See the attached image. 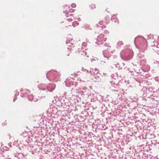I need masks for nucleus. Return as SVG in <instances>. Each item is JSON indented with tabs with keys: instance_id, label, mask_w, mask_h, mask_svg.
Returning <instances> with one entry per match:
<instances>
[{
	"instance_id": "obj_1",
	"label": "nucleus",
	"mask_w": 159,
	"mask_h": 159,
	"mask_svg": "<svg viewBox=\"0 0 159 159\" xmlns=\"http://www.w3.org/2000/svg\"><path fill=\"white\" fill-rule=\"evenodd\" d=\"M120 56L123 60H128L132 58L133 52L130 48H126L123 50L120 53Z\"/></svg>"
},
{
	"instance_id": "obj_2",
	"label": "nucleus",
	"mask_w": 159,
	"mask_h": 159,
	"mask_svg": "<svg viewBox=\"0 0 159 159\" xmlns=\"http://www.w3.org/2000/svg\"><path fill=\"white\" fill-rule=\"evenodd\" d=\"M60 75L57 71H50L46 74L47 78L50 81L57 82L60 79Z\"/></svg>"
},
{
	"instance_id": "obj_3",
	"label": "nucleus",
	"mask_w": 159,
	"mask_h": 159,
	"mask_svg": "<svg viewBox=\"0 0 159 159\" xmlns=\"http://www.w3.org/2000/svg\"><path fill=\"white\" fill-rule=\"evenodd\" d=\"M30 93V92L29 90H26L25 91H24L22 93L21 96L22 97H25L28 96V99L30 101H32L33 100L34 102L37 101L38 100V99L36 98H34L33 96L32 95H28Z\"/></svg>"
},
{
	"instance_id": "obj_4",
	"label": "nucleus",
	"mask_w": 159,
	"mask_h": 159,
	"mask_svg": "<svg viewBox=\"0 0 159 159\" xmlns=\"http://www.w3.org/2000/svg\"><path fill=\"white\" fill-rule=\"evenodd\" d=\"M111 87L112 91H116L119 92H121V91H123L122 89L120 88V85L113 81L111 82Z\"/></svg>"
},
{
	"instance_id": "obj_5",
	"label": "nucleus",
	"mask_w": 159,
	"mask_h": 159,
	"mask_svg": "<svg viewBox=\"0 0 159 159\" xmlns=\"http://www.w3.org/2000/svg\"><path fill=\"white\" fill-rule=\"evenodd\" d=\"M89 72L92 75H93L94 78H97L100 75V74L99 73L98 70L97 68H90Z\"/></svg>"
},
{
	"instance_id": "obj_6",
	"label": "nucleus",
	"mask_w": 159,
	"mask_h": 159,
	"mask_svg": "<svg viewBox=\"0 0 159 159\" xmlns=\"http://www.w3.org/2000/svg\"><path fill=\"white\" fill-rule=\"evenodd\" d=\"M57 112V108L55 106H52L49 108L47 111V112L49 114H56Z\"/></svg>"
},
{
	"instance_id": "obj_7",
	"label": "nucleus",
	"mask_w": 159,
	"mask_h": 159,
	"mask_svg": "<svg viewBox=\"0 0 159 159\" xmlns=\"http://www.w3.org/2000/svg\"><path fill=\"white\" fill-rule=\"evenodd\" d=\"M153 44L152 46L153 50L156 52L159 51V40H154Z\"/></svg>"
},
{
	"instance_id": "obj_8",
	"label": "nucleus",
	"mask_w": 159,
	"mask_h": 159,
	"mask_svg": "<svg viewBox=\"0 0 159 159\" xmlns=\"http://www.w3.org/2000/svg\"><path fill=\"white\" fill-rule=\"evenodd\" d=\"M55 85L53 84H49L46 85L47 91L52 92L55 88Z\"/></svg>"
},
{
	"instance_id": "obj_9",
	"label": "nucleus",
	"mask_w": 159,
	"mask_h": 159,
	"mask_svg": "<svg viewBox=\"0 0 159 159\" xmlns=\"http://www.w3.org/2000/svg\"><path fill=\"white\" fill-rule=\"evenodd\" d=\"M102 41L103 40H96L95 43L97 45H102V46L104 45L106 47H110L109 43L105 42L106 40H103L104 42H103Z\"/></svg>"
},
{
	"instance_id": "obj_10",
	"label": "nucleus",
	"mask_w": 159,
	"mask_h": 159,
	"mask_svg": "<svg viewBox=\"0 0 159 159\" xmlns=\"http://www.w3.org/2000/svg\"><path fill=\"white\" fill-rule=\"evenodd\" d=\"M102 53L104 57L107 58L108 59H109L111 55V54L110 52V51L108 50H103L102 52Z\"/></svg>"
},
{
	"instance_id": "obj_11",
	"label": "nucleus",
	"mask_w": 159,
	"mask_h": 159,
	"mask_svg": "<svg viewBox=\"0 0 159 159\" xmlns=\"http://www.w3.org/2000/svg\"><path fill=\"white\" fill-rule=\"evenodd\" d=\"M15 157L18 158V159H26V156L24 155L23 153H17L15 155Z\"/></svg>"
},
{
	"instance_id": "obj_12",
	"label": "nucleus",
	"mask_w": 159,
	"mask_h": 159,
	"mask_svg": "<svg viewBox=\"0 0 159 159\" xmlns=\"http://www.w3.org/2000/svg\"><path fill=\"white\" fill-rule=\"evenodd\" d=\"M83 49H78L77 50L78 52L81 55H83V56L88 57L89 55H87V51H86V49H84V50Z\"/></svg>"
},
{
	"instance_id": "obj_13",
	"label": "nucleus",
	"mask_w": 159,
	"mask_h": 159,
	"mask_svg": "<svg viewBox=\"0 0 159 159\" xmlns=\"http://www.w3.org/2000/svg\"><path fill=\"white\" fill-rule=\"evenodd\" d=\"M38 88L39 89L45 90H46V85L44 84H40L38 85Z\"/></svg>"
},
{
	"instance_id": "obj_14",
	"label": "nucleus",
	"mask_w": 159,
	"mask_h": 159,
	"mask_svg": "<svg viewBox=\"0 0 159 159\" xmlns=\"http://www.w3.org/2000/svg\"><path fill=\"white\" fill-rule=\"evenodd\" d=\"M65 83L66 86L67 87H70V86L71 84H73V82L72 81H70L69 80H66L65 81Z\"/></svg>"
},
{
	"instance_id": "obj_15",
	"label": "nucleus",
	"mask_w": 159,
	"mask_h": 159,
	"mask_svg": "<svg viewBox=\"0 0 159 159\" xmlns=\"http://www.w3.org/2000/svg\"><path fill=\"white\" fill-rule=\"evenodd\" d=\"M71 40H66V45L68 46H70L73 45V44L71 42Z\"/></svg>"
},
{
	"instance_id": "obj_16",
	"label": "nucleus",
	"mask_w": 159,
	"mask_h": 159,
	"mask_svg": "<svg viewBox=\"0 0 159 159\" xmlns=\"http://www.w3.org/2000/svg\"><path fill=\"white\" fill-rule=\"evenodd\" d=\"M65 8H64V11L65 12V13H68V10H69V11H70V10H69V7H67V6H66ZM71 10H72V9H71Z\"/></svg>"
},
{
	"instance_id": "obj_17",
	"label": "nucleus",
	"mask_w": 159,
	"mask_h": 159,
	"mask_svg": "<svg viewBox=\"0 0 159 159\" xmlns=\"http://www.w3.org/2000/svg\"><path fill=\"white\" fill-rule=\"evenodd\" d=\"M123 44V43L122 41H118L117 44V46L120 47L121 45H122Z\"/></svg>"
},
{
	"instance_id": "obj_18",
	"label": "nucleus",
	"mask_w": 159,
	"mask_h": 159,
	"mask_svg": "<svg viewBox=\"0 0 159 159\" xmlns=\"http://www.w3.org/2000/svg\"><path fill=\"white\" fill-rule=\"evenodd\" d=\"M146 61V60L145 59H142L140 60V63L142 65H143L145 63Z\"/></svg>"
},
{
	"instance_id": "obj_19",
	"label": "nucleus",
	"mask_w": 159,
	"mask_h": 159,
	"mask_svg": "<svg viewBox=\"0 0 159 159\" xmlns=\"http://www.w3.org/2000/svg\"><path fill=\"white\" fill-rule=\"evenodd\" d=\"M87 44L85 42H83L82 44V49H86L85 47L86 46Z\"/></svg>"
},
{
	"instance_id": "obj_20",
	"label": "nucleus",
	"mask_w": 159,
	"mask_h": 159,
	"mask_svg": "<svg viewBox=\"0 0 159 159\" xmlns=\"http://www.w3.org/2000/svg\"><path fill=\"white\" fill-rule=\"evenodd\" d=\"M90 7H91V9H94L96 8L95 5L93 4H91L90 5Z\"/></svg>"
},
{
	"instance_id": "obj_21",
	"label": "nucleus",
	"mask_w": 159,
	"mask_h": 159,
	"mask_svg": "<svg viewBox=\"0 0 159 159\" xmlns=\"http://www.w3.org/2000/svg\"><path fill=\"white\" fill-rule=\"evenodd\" d=\"M118 97H119V98L120 99V101L123 99V96H122V94H118Z\"/></svg>"
},
{
	"instance_id": "obj_22",
	"label": "nucleus",
	"mask_w": 159,
	"mask_h": 159,
	"mask_svg": "<svg viewBox=\"0 0 159 159\" xmlns=\"http://www.w3.org/2000/svg\"><path fill=\"white\" fill-rule=\"evenodd\" d=\"M81 90H86L87 89V88L85 87H83L80 89Z\"/></svg>"
},
{
	"instance_id": "obj_23",
	"label": "nucleus",
	"mask_w": 159,
	"mask_h": 159,
	"mask_svg": "<svg viewBox=\"0 0 159 159\" xmlns=\"http://www.w3.org/2000/svg\"><path fill=\"white\" fill-rule=\"evenodd\" d=\"M15 96H17L19 94V92L17 91H15Z\"/></svg>"
},
{
	"instance_id": "obj_24",
	"label": "nucleus",
	"mask_w": 159,
	"mask_h": 159,
	"mask_svg": "<svg viewBox=\"0 0 159 159\" xmlns=\"http://www.w3.org/2000/svg\"><path fill=\"white\" fill-rule=\"evenodd\" d=\"M106 63V61H102L101 62V65H104Z\"/></svg>"
},
{
	"instance_id": "obj_25",
	"label": "nucleus",
	"mask_w": 159,
	"mask_h": 159,
	"mask_svg": "<svg viewBox=\"0 0 159 159\" xmlns=\"http://www.w3.org/2000/svg\"><path fill=\"white\" fill-rule=\"evenodd\" d=\"M136 39H143V38L142 37L139 36V37H137L136 38Z\"/></svg>"
},
{
	"instance_id": "obj_26",
	"label": "nucleus",
	"mask_w": 159,
	"mask_h": 159,
	"mask_svg": "<svg viewBox=\"0 0 159 159\" xmlns=\"http://www.w3.org/2000/svg\"><path fill=\"white\" fill-rule=\"evenodd\" d=\"M82 71H86V73L89 72V71H88V70H87L86 69L82 68Z\"/></svg>"
},
{
	"instance_id": "obj_27",
	"label": "nucleus",
	"mask_w": 159,
	"mask_h": 159,
	"mask_svg": "<svg viewBox=\"0 0 159 159\" xmlns=\"http://www.w3.org/2000/svg\"><path fill=\"white\" fill-rule=\"evenodd\" d=\"M154 63L155 64H159V62L158 61H154Z\"/></svg>"
},
{
	"instance_id": "obj_28",
	"label": "nucleus",
	"mask_w": 159,
	"mask_h": 159,
	"mask_svg": "<svg viewBox=\"0 0 159 159\" xmlns=\"http://www.w3.org/2000/svg\"><path fill=\"white\" fill-rule=\"evenodd\" d=\"M8 145L9 147H11V143H9L8 144Z\"/></svg>"
},
{
	"instance_id": "obj_29",
	"label": "nucleus",
	"mask_w": 159,
	"mask_h": 159,
	"mask_svg": "<svg viewBox=\"0 0 159 159\" xmlns=\"http://www.w3.org/2000/svg\"><path fill=\"white\" fill-rule=\"evenodd\" d=\"M16 98H15L13 99V101L15 102V101L16 100Z\"/></svg>"
},
{
	"instance_id": "obj_30",
	"label": "nucleus",
	"mask_w": 159,
	"mask_h": 159,
	"mask_svg": "<svg viewBox=\"0 0 159 159\" xmlns=\"http://www.w3.org/2000/svg\"><path fill=\"white\" fill-rule=\"evenodd\" d=\"M78 80H80V81H82V80L80 79V78H78Z\"/></svg>"
},
{
	"instance_id": "obj_31",
	"label": "nucleus",
	"mask_w": 159,
	"mask_h": 159,
	"mask_svg": "<svg viewBox=\"0 0 159 159\" xmlns=\"http://www.w3.org/2000/svg\"><path fill=\"white\" fill-rule=\"evenodd\" d=\"M69 54H68L67 55V56H69Z\"/></svg>"
},
{
	"instance_id": "obj_32",
	"label": "nucleus",
	"mask_w": 159,
	"mask_h": 159,
	"mask_svg": "<svg viewBox=\"0 0 159 159\" xmlns=\"http://www.w3.org/2000/svg\"><path fill=\"white\" fill-rule=\"evenodd\" d=\"M21 91H22L21 90Z\"/></svg>"
},
{
	"instance_id": "obj_33",
	"label": "nucleus",
	"mask_w": 159,
	"mask_h": 159,
	"mask_svg": "<svg viewBox=\"0 0 159 159\" xmlns=\"http://www.w3.org/2000/svg\"><path fill=\"white\" fill-rule=\"evenodd\" d=\"M8 159H10V158H8Z\"/></svg>"
}]
</instances>
